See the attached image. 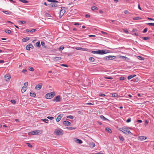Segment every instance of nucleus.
I'll return each mask as SVG.
<instances>
[{"instance_id":"53","label":"nucleus","mask_w":154,"mask_h":154,"mask_svg":"<svg viewBox=\"0 0 154 154\" xmlns=\"http://www.w3.org/2000/svg\"><path fill=\"white\" fill-rule=\"evenodd\" d=\"M20 22H21V23L24 24L25 23H26V22L25 21H19Z\"/></svg>"},{"instance_id":"18","label":"nucleus","mask_w":154,"mask_h":154,"mask_svg":"<svg viewBox=\"0 0 154 154\" xmlns=\"http://www.w3.org/2000/svg\"><path fill=\"white\" fill-rule=\"evenodd\" d=\"M135 57H137V59L138 60H144L145 59V58L144 57H141V56H137L135 55Z\"/></svg>"},{"instance_id":"62","label":"nucleus","mask_w":154,"mask_h":154,"mask_svg":"<svg viewBox=\"0 0 154 154\" xmlns=\"http://www.w3.org/2000/svg\"><path fill=\"white\" fill-rule=\"evenodd\" d=\"M99 12L100 13H101V14H102L103 13V11L101 10H99Z\"/></svg>"},{"instance_id":"48","label":"nucleus","mask_w":154,"mask_h":154,"mask_svg":"<svg viewBox=\"0 0 154 154\" xmlns=\"http://www.w3.org/2000/svg\"><path fill=\"white\" fill-rule=\"evenodd\" d=\"M29 39H22V41L23 42H27Z\"/></svg>"},{"instance_id":"5","label":"nucleus","mask_w":154,"mask_h":154,"mask_svg":"<svg viewBox=\"0 0 154 154\" xmlns=\"http://www.w3.org/2000/svg\"><path fill=\"white\" fill-rule=\"evenodd\" d=\"M116 57V56H108L104 58L105 60H112L114 59Z\"/></svg>"},{"instance_id":"23","label":"nucleus","mask_w":154,"mask_h":154,"mask_svg":"<svg viewBox=\"0 0 154 154\" xmlns=\"http://www.w3.org/2000/svg\"><path fill=\"white\" fill-rule=\"evenodd\" d=\"M139 77L140 76L138 74H137V75H135V82H138Z\"/></svg>"},{"instance_id":"31","label":"nucleus","mask_w":154,"mask_h":154,"mask_svg":"<svg viewBox=\"0 0 154 154\" xmlns=\"http://www.w3.org/2000/svg\"><path fill=\"white\" fill-rule=\"evenodd\" d=\"M36 45L38 47H40L41 46L40 42L38 41L36 43Z\"/></svg>"},{"instance_id":"39","label":"nucleus","mask_w":154,"mask_h":154,"mask_svg":"<svg viewBox=\"0 0 154 154\" xmlns=\"http://www.w3.org/2000/svg\"><path fill=\"white\" fill-rule=\"evenodd\" d=\"M75 49L76 50H82L83 48H80V47H77L75 48Z\"/></svg>"},{"instance_id":"25","label":"nucleus","mask_w":154,"mask_h":154,"mask_svg":"<svg viewBox=\"0 0 154 154\" xmlns=\"http://www.w3.org/2000/svg\"><path fill=\"white\" fill-rule=\"evenodd\" d=\"M100 118L103 121L109 120L107 118L103 116H100Z\"/></svg>"},{"instance_id":"34","label":"nucleus","mask_w":154,"mask_h":154,"mask_svg":"<svg viewBox=\"0 0 154 154\" xmlns=\"http://www.w3.org/2000/svg\"><path fill=\"white\" fill-rule=\"evenodd\" d=\"M21 2L24 3H26L28 2L26 0H19Z\"/></svg>"},{"instance_id":"55","label":"nucleus","mask_w":154,"mask_h":154,"mask_svg":"<svg viewBox=\"0 0 154 154\" xmlns=\"http://www.w3.org/2000/svg\"><path fill=\"white\" fill-rule=\"evenodd\" d=\"M136 94V95L138 97H141V95L140 94H139V93H135V95Z\"/></svg>"},{"instance_id":"59","label":"nucleus","mask_w":154,"mask_h":154,"mask_svg":"<svg viewBox=\"0 0 154 154\" xmlns=\"http://www.w3.org/2000/svg\"><path fill=\"white\" fill-rule=\"evenodd\" d=\"M45 42H41V45H42V46H44L45 45Z\"/></svg>"},{"instance_id":"6","label":"nucleus","mask_w":154,"mask_h":154,"mask_svg":"<svg viewBox=\"0 0 154 154\" xmlns=\"http://www.w3.org/2000/svg\"><path fill=\"white\" fill-rule=\"evenodd\" d=\"M66 11L65 8L64 7L61 8V10L60 11V16H62L65 13Z\"/></svg>"},{"instance_id":"35","label":"nucleus","mask_w":154,"mask_h":154,"mask_svg":"<svg viewBox=\"0 0 154 154\" xmlns=\"http://www.w3.org/2000/svg\"><path fill=\"white\" fill-rule=\"evenodd\" d=\"M89 60L90 61L93 62L94 60V59L93 57H90L89 58Z\"/></svg>"},{"instance_id":"4","label":"nucleus","mask_w":154,"mask_h":154,"mask_svg":"<svg viewBox=\"0 0 154 154\" xmlns=\"http://www.w3.org/2000/svg\"><path fill=\"white\" fill-rule=\"evenodd\" d=\"M54 133L57 135H62L63 134V131L61 129L60 130L56 129L55 130Z\"/></svg>"},{"instance_id":"47","label":"nucleus","mask_w":154,"mask_h":154,"mask_svg":"<svg viewBox=\"0 0 154 154\" xmlns=\"http://www.w3.org/2000/svg\"><path fill=\"white\" fill-rule=\"evenodd\" d=\"M47 118L48 119H49L50 120L53 119H54V117H51V116H48L47 117Z\"/></svg>"},{"instance_id":"11","label":"nucleus","mask_w":154,"mask_h":154,"mask_svg":"<svg viewBox=\"0 0 154 154\" xmlns=\"http://www.w3.org/2000/svg\"><path fill=\"white\" fill-rule=\"evenodd\" d=\"M63 123L65 125L67 126L71 125V123L70 122L67 121H64Z\"/></svg>"},{"instance_id":"46","label":"nucleus","mask_w":154,"mask_h":154,"mask_svg":"<svg viewBox=\"0 0 154 154\" xmlns=\"http://www.w3.org/2000/svg\"><path fill=\"white\" fill-rule=\"evenodd\" d=\"M24 86L25 87H26L28 85V82H26L24 84Z\"/></svg>"},{"instance_id":"8","label":"nucleus","mask_w":154,"mask_h":154,"mask_svg":"<svg viewBox=\"0 0 154 154\" xmlns=\"http://www.w3.org/2000/svg\"><path fill=\"white\" fill-rule=\"evenodd\" d=\"M34 48L32 44H29L27 45L26 46V49L27 50L29 51L30 48L33 49Z\"/></svg>"},{"instance_id":"33","label":"nucleus","mask_w":154,"mask_h":154,"mask_svg":"<svg viewBox=\"0 0 154 154\" xmlns=\"http://www.w3.org/2000/svg\"><path fill=\"white\" fill-rule=\"evenodd\" d=\"M5 32L8 34H10L11 33V30L8 29H5Z\"/></svg>"},{"instance_id":"19","label":"nucleus","mask_w":154,"mask_h":154,"mask_svg":"<svg viewBox=\"0 0 154 154\" xmlns=\"http://www.w3.org/2000/svg\"><path fill=\"white\" fill-rule=\"evenodd\" d=\"M61 58L60 57H56L53 58V60L55 61H57L60 60Z\"/></svg>"},{"instance_id":"27","label":"nucleus","mask_w":154,"mask_h":154,"mask_svg":"<svg viewBox=\"0 0 154 154\" xmlns=\"http://www.w3.org/2000/svg\"><path fill=\"white\" fill-rule=\"evenodd\" d=\"M89 146L91 147H94L95 146V144L94 143L91 142L90 143Z\"/></svg>"},{"instance_id":"2","label":"nucleus","mask_w":154,"mask_h":154,"mask_svg":"<svg viewBox=\"0 0 154 154\" xmlns=\"http://www.w3.org/2000/svg\"><path fill=\"white\" fill-rule=\"evenodd\" d=\"M123 131H122L125 134H132L129 131V129L126 127H124L122 128Z\"/></svg>"},{"instance_id":"52","label":"nucleus","mask_w":154,"mask_h":154,"mask_svg":"<svg viewBox=\"0 0 154 154\" xmlns=\"http://www.w3.org/2000/svg\"><path fill=\"white\" fill-rule=\"evenodd\" d=\"M123 30L124 31V32L125 33H128V30H127L124 29Z\"/></svg>"},{"instance_id":"20","label":"nucleus","mask_w":154,"mask_h":154,"mask_svg":"<svg viewBox=\"0 0 154 154\" xmlns=\"http://www.w3.org/2000/svg\"><path fill=\"white\" fill-rule=\"evenodd\" d=\"M26 90V87H25L24 86L22 87L21 89L22 93H23Z\"/></svg>"},{"instance_id":"40","label":"nucleus","mask_w":154,"mask_h":154,"mask_svg":"<svg viewBox=\"0 0 154 154\" xmlns=\"http://www.w3.org/2000/svg\"><path fill=\"white\" fill-rule=\"evenodd\" d=\"M147 24L150 26H154V23H147Z\"/></svg>"},{"instance_id":"7","label":"nucleus","mask_w":154,"mask_h":154,"mask_svg":"<svg viewBox=\"0 0 154 154\" xmlns=\"http://www.w3.org/2000/svg\"><path fill=\"white\" fill-rule=\"evenodd\" d=\"M60 95H58L53 100L54 101H56V102H60Z\"/></svg>"},{"instance_id":"26","label":"nucleus","mask_w":154,"mask_h":154,"mask_svg":"<svg viewBox=\"0 0 154 154\" xmlns=\"http://www.w3.org/2000/svg\"><path fill=\"white\" fill-rule=\"evenodd\" d=\"M2 12L6 14L10 15L12 13L11 12L7 11H3Z\"/></svg>"},{"instance_id":"37","label":"nucleus","mask_w":154,"mask_h":154,"mask_svg":"<svg viewBox=\"0 0 154 154\" xmlns=\"http://www.w3.org/2000/svg\"><path fill=\"white\" fill-rule=\"evenodd\" d=\"M43 121L45 122V123H48V120L46 119H42Z\"/></svg>"},{"instance_id":"43","label":"nucleus","mask_w":154,"mask_h":154,"mask_svg":"<svg viewBox=\"0 0 154 154\" xmlns=\"http://www.w3.org/2000/svg\"><path fill=\"white\" fill-rule=\"evenodd\" d=\"M26 144L29 147L31 148L32 147V146L31 145L30 143H26Z\"/></svg>"},{"instance_id":"56","label":"nucleus","mask_w":154,"mask_h":154,"mask_svg":"<svg viewBox=\"0 0 154 154\" xmlns=\"http://www.w3.org/2000/svg\"><path fill=\"white\" fill-rule=\"evenodd\" d=\"M141 19V18L139 17H135V20H137Z\"/></svg>"},{"instance_id":"16","label":"nucleus","mask_w":154,"mask_h":154,"mask_svg":"<svg viewBox=\"0 0 154 154\" xmlns=\"http://www.w3.org/2000/svg\"><path fill=\"white\" fill-rule=\"evenodd\" d=\"M100 50L98 51H92L91 53L94 54H100Z\"/></svg>"},{"instance_id":"45","label":"nucleus","mask_w":154,"mask_h":154,"mask_svg":"<svg viewBox=\"0 0 154 154\" xmlns=\"http://www.w3.org/2000/svg\"><path fill=\"white\" fill-rule=\"evenodd\" d=\"M59 50L60 51L62 50L64 48V47H63L60 46L59 47Z\"/></svg>"},{"instance_id":"30","label":"nucleus","mask_w":154,"mask_h":154,"mask_svg":"<svg viewBox=\"0 0 154 154\" xmlns=\"http://www.w3.org/2000/svg\"><path fill=\"white\" fill-rule=\"evenodd\" d=\"M134 77H135V75H130L128 77V79L129 80L130 79H131V78Z\"/></svg>"},{"instance_id":"24","label":"nucleus","mask_w":154,"mask_h":154,"mask_svg":"<svg viewBox=\"0 0 154 154\" xmlns=\"http://www.w3.org/2000/svg\"><path fill=\"white\" fill-rule=\"evenodd\" d=\"M30 95L31 97H35L36 96V95L35 93H34L32 92H31L30 93Z\"/></svg>"},{"instance_id":"42","label":"nucleus","mask_w":154,"mask_h":154,"mask_svg":"<svg viewBox=\"0 0 154 154\" xmlns=\"http://www.w3.org/2000/svg\"><path fill=\"white\" fill-rule=\"evenodd\" d=\"M131 118H129L127 120L126 122L127 123L130 122L131 121Z\"/></svg>"},{"instance_id":"61","label":"nucleus","mask_w":154,"mask_h":154,"mask_svg":"<svg viewBox=\"0 0 154 154\" xmlns=\"http://www.w3.org/2000/svg\"><path fill=\"white\" fill-rule=\"evenodd\" d=\"M124 13L126 14H127L128 13V11L127 10H125L124 11Z\"/></svg>"},{"instance_id":"32","label":"nucleus","mask_w":154,"mask_h":154,"mask_svg":"<svg viewBox=\"0 0 154 154\" xmlns=\"http://www.w3.org/2000/svg\"><path fill=\"white\" fill-rule=\"evenodd\" d=\"M68 129L70 130H74L76 129V127H68L67 128Z\"/></svg>"},{"instance_id":"49","label":"nucleus","mask_w":154,"mask_h":154,"mask_svg":"<svg viewBox=\"0 0 154 154\" xmlns=\"http://www.w3.org/2000/svg\"><path fill=\"white\" fill-rule=\"evenodd\" d=\"M78 113L79 114L82 115L83 114V112L81 111H78Z\"/></svg>"},{"instance_id":"9","label":"nucleus","mask_w":154,"mask_h":154,"mask_svg":"<svg viewBox=\"0 0 154 154\" xmlns=\"http://www.w3.org/2000/svg\"><path fill=\"white\" fill-rule=\"evenodd\" d=\"M59 4L60 3H54L51 4L50 5V7L51 8L56 7L59 6Z\"/></svg>"},{"instance_id":"21","label":"nucleus","mask_w":154,"mask_h":154,"mask_svg":"<svg viewBox=\"0 0 154 154\" xmlns=\"http://www.w3.org/2000/svg\"><path fill=\"white\" fill-rule=\"evenodd\" d=\"M48 2H51L56 3H59V2L56 0H47Z\"/></svg>"},{"instance_id":"63","label":"nucleus","mask_w":154,"mask_h":154,"mask_svg":"<svg viewBox=\"0 0 154 154\" xmlns=\"http://www.w3.org/2000/svg\"><path fill=\"white\" fill-rule=\"evenodd\" d=\"M26 71L27 70L26 69H23V70L22 71V72L23 73H24L25 72H26Z\"/></svg>"},{"instance_id":"10","label":"nucleus","mask_w":154,"mask_h":154,"mask_svg":"<svg viewBox=\"0 0 154 154\" xmlns=\"http://www.w3.org/2000/svg\"><path fill=\"white\" fill-rule=\"evenodd\" d=\"M147 137L145 136H140L138 137V139L141 141H142L146 140Z\"/></svg>"},{"instance_id":"28","label":"nucleus","mask_w":154,"mask_h":154,"mask_svg":"<svg viewBox=\"0 0 154 154\" xmlns=\"http://www.w3.org/2000/svg\"><path fill=\"white\" fill-rule=\"evenodd\" d=\"M112 97H117L118 96V94L117 93H114L112 94Z\"/></svg>"},{"instance_id":"14","label":"nucleus","mask_w":154,"mask_h":154,"mask_svg":"<svg viewBox=\"0 0 154 154\" xmlns=\"http://www.w3.org/2000/svg\"><path fill=\"white\" fill-rule=\"evenodd\" d=\"M63 115L61 114L59 115L57 117L56 121L57 122H59L61 119V117L63 116Z\"/></svg>"},{"instance_id":"60","label":"nucleus","mask_w":154,"mask_h":154,"mask_svg":"<svg viewBox=\"0 0 154 154\" xmlns=\"http://www.w3.org/2000/svg\"><path fill=\"white\" fill-rule=\"evenodd\" d=\"M147 19L149 20L154 21V19H152V18H149V17H148Z\"/></svg>"},{"instance_id":"17","label":"nucleus","mask_w":154,"mask_h":154,"mask_svg":"<svg viewBox=\"0 0 154 154\" xmlns=\"http://www.w3.org/2000/svg\"><path fill=\"white\" fill-rule=\"evenodd\" d=\"M75 141L77 143H79V144H81L82 143V140L79 139H78L77 138L75 139Z\"/></svg>"},{"instance_id":"3","label":"nucleus","mask_w":154,"mask_h":154,"mask_svg":"<svg viewBox=\"0 0 154 154\" xmlns=\"http://www.w3.org/2000/svg\"><path fill=\"white\" fill-rule=\"evenodd\" d=\"M41 131L40 130H35L34 131H32L30 132H29L28 133V134L29 135H37L41 134Z\"/></svg>"},{"instance_id":"44","label":"nucleus","mask_w":154,"mask_h":154,"mask_svg":"<svg viewBox=\"0 0 154 154\" xmlns=\"http://www.w3.org/2000/svg\"><path fill=\"white\" fill-rule=\"evenodd\" d=\"M11 102L13 103V104H14L16 103V101L14 100H11Z\"/></svg>"},{"instance_id":"29","label":"nucleus","mask_w":154,"mask_h":154,"mask_svg":"<svg viewBox=\"0 0 154 154\" xmlns=\"http://www.w3.org/2000/svg\"><path fill=\"white\" fill-rule=\"evenodd\" d=\"M91 9L92 10L94 11L95 10H97L98 8L96 6H93L91 8Z\"/></svg>"},{"instance_id":"1","label":"nucleus","mask_w":154,"mask_h":154,"mask_svg":"<svg viewBox=\"0 0 154 154\" xmlns=\"http://www.w3.org/2000/svg\"><path fill=\"white\" fill-rule=\"evenodd\" d=\"M55 95L54 92H51L46 94L45 97L47 99H50L52 98Z\"/></svg>"},{"instance_id":"64","label":"nucleus","mask_w":154,"mask_h":154,"mask_svg":"<svg viewBox=\"0 0 154 154\" xmlns=\"http://www.w3.org/2000/svg\"><path fill=\"white\" fill-rule=\"evenodd\" d=\"M95 154H104L103 152L101 153L100 152L96 153Z\"/></svg>"},{"instance_id":"38","label":"nucleus","mask_w":154,"mask_h":154,"mask_svg":"<svg viewBox=\"0 0 154 154\" xmlns=\"http://www.w3.org/2000/svg\"><path fill=\"white\" fill-rule=\"evenodd\" d=\"M119 139L121 141H123L124 140V138H123V137L122 136H119Z\"/></svg>"},{"instance_id":"12","label":"nucleus","mask_w":154,"mask_h":154,"mask_svg":"<svg viewBox=\"0 0 154 154\" xmlns=\"http://www.w3.org/2000/svg\"><path fill=\"white\" fill-rule=\"evenodd\" d=\"M11 78L10 75L9 74H6L5 76V79L6 81H8Z\"/></svg>"},{"instance_id":"15","label":"nucleus","mask_w":154,"mask_h":154,"mask_svg":"<svg viewBox=\"0 0 154 154\" xmlns=\"http://www.w3.org/2000/svg\"><path fill=\"white\" fill-rule=\"evenodd\" d=\"M42 86V84L41 83L40 84H38V85H36L35 87V88L36 89L39 88V89H41Z\"/></svg>"},{"instance_id":"50","label":"nucleus","mask_w":154,"mask_h":154,"mask_svg":"<svg viewBox=\"0 0 154 154\" xmlns=\"http://www.w3.org/2000/svg\"><path fill=\"white\" fill-rule=\"evenodd\" d=\"M105 95H106L104 94H100L99 95V96H101V97H104L105 96Z\"/></svg>"},{"instance_id":"41","label":"nucleus","mask_w":154,"mask_h":154,"mask_svg":"<svg viewBox=\"0 0 154 154\" xmlns=\"http://www.w3.org/2000/svg\"><path fill=\"white\" fill-rule=\"evenodd\" d=\"M29 70L31 71H33L34 70V69L32 67H29Z\"/></svg>"},{"instance_id":"58","label":"nucleus","mask_w":154,"mask_h":154,"mask_svg":"<svg viewBox=\"0 0 154 154\" xmlns=\"http://www.w3.org/2000/svg\"><path fill=\"white\" fill-rule=\"evenodd\" d=\"M61 66H65V67H68V66L66 65V64H61Z\"/></svg>"},{"instance_id":"13","label":"nucleus","mask_w":154,"mask_h":154,"mask_svg":"<svg viewBox=\"0 0 154 154\" xmlns=\"http://www.w3.org/2000/svg\"><path fill=\"white\" fill-rule=\"evenodd\" d=\"M100 54H104L108 53L107 50H100Z\"/></svg>"},{"instance_id":"57","label":"nucleus","mask_w":154,"mask_h":154,"mask_svg":"<svg viewBox=\"0 0 154 154\" xmlns=\"http://www.w3.org/2000/svg\"><path fill=\"white\" fill-rule=\"evenodd\" d=\"M137 122H138V123H141L142 122V121L141 120H138Z\"/></svg>"},{"instance_id":"22","label":"nucleus","mask_w":154,"mask_h":154,"mask_svg":"<svg viewBox=\"0 0 154 154\" xmlns=\"http://www.w3.org/2000/svg\"><path fill=\"white\" fill-rule=\"evenodd\" d=\"M105 130L106 131H107L108 133H111L112 132V131L111 130L108 128H105Z\"/></svg>"},{"instance_id":"51","label":"nucleus","mask_w":154,"mask_h":154,"mask_svg":"<svg viewBox=\"0 0 154 154\" xmlns=\"http://www.w3.org/2000/svg\"><path fill=\"white\" fill-rule=\"evenodd\" d=\"M147 31V29L145 28L143 31V33H145Z\"/></svg>"},{"instance_id":"36","label":"nucleus","mask_w":154,"mask_h":154,"mask_svg":"<svg viewBox=\"0 0 154 154\" xmlns=\"http://www.w3.org/2000/svg\"><path fill=\"white\" fill-rule=\"evenodd\" d=\"M67 118H69L71 119H73V117L71 115L68 116H67Z\"/></svg>"},{"instance_id":"54","label":"nucleus","mask_w":154,"mask_h":154,"mask_svg":"<svg viewBox=\"0 0 154 154\" xmlns=\"http://www.w3.org/2000/svg\"><path fill=\"white\" fill-rule=\"evenodd\" d=\"M35 31H36L35 29H32L31 30L30 32H35Z\"/></svg>"}]
</instances>
